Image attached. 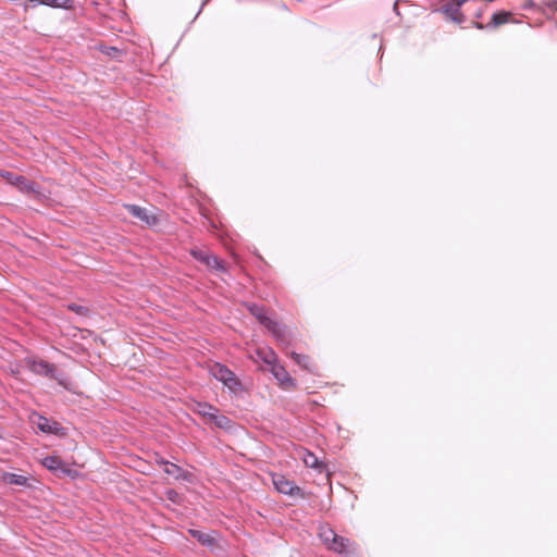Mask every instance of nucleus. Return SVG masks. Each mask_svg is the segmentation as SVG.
I'll use <instances>...</instances> for the list:
<instances>
[{
  "label": "nucleus",
  "instance_id": "1",
  "mask_svg": "<svg viewBox=\"0 0 557 557\" xmlns=\"http://www.w3.org/2000/svg\"><path fill=\"white\" fill-rule=\"evenodd\" d=\"M319 537L326 548L341 555H347L349 553L351 546L350 542L347 539L338 536L330 527L321 525Z\"/></svg>",
  "mask_w": 557,
  "mask_h": 557
},
{
  "label": "nucleus",
  "instance_id": "2",
  "mask_svg": "<svg viewBox=\"0 0 557 557\" xmlns=\"http://www.w3.org/2000/svg\"><path fill=\"white\" fill-rule=\"evenodd\" d=\"M210 373L214 379L222 382L231 392L236 393L240 387L235 374L224 364L215 363L210 368Z\"/></svg>",
  "mask_w": 557,
  "mask_h": 557
},
{
  "label": "nucleus",
  "instance_id": "3",
  "mask_svg": "<svg viewBox=\"0 0 557 557\" xmlns=\"http://www.w3.org/2000/svg\"><path fill=\"white\" fill-rule=\"evenodd\" d=\"M249 311L260 321L261 324L270 330L277 339L283 341L284 331L282 326L270 317H268L265 310L262 307L251 305L249 306Z\"/></svg>",
  "mask_w": 557,
  "mask_h": 557
},
{
  "label": "nucleus",
  "instance_id": "4",
  "mask_svg": "<svg viewBox=\"0 0 557 557\" xmlns=\"http://www.w3.org/2000/svg\"><path fill=\"white\" fill-rule=\"evenodd\" d=\"M32 422L36 424L38 430L42 433L54 434L58 436H64L65 430L54 420H50L41 414L33 413Z\"/></svg>",
  "mask_w": 557,
  "mask_h": 557
},
{
  "label": "nucleus",
  "instance_id": "5",
  "mask_svg": "<svg viewBox=\"0 0 557 557\" xmlns=\"http://www.w3.org/2000/svg\"><path fill=\"white\" fill-rule=\"evenodd\" d=\"M272 483L278 493L288 496L301 495V490L293 481L282 474H272Z\"/></svg>",
  "mask_w": 557,
  "mask_h": 557
},
{
  "label": "nucleus",
  "instance_id": "6",
  "mask_svg": "<svg viewBox=\"0 0 557 557\" xmlns=\"http://www.w3.org/2000/svg\"><path fill=\"white\" fill-rule=\"evenodd\" d=\"M41 463L51 472L60 471L61 473L70 475L72 478H76L78 475L77 471L70 470L69 468H66L63 461L58 456L54 455L45 457L41 460Z\"/></svg>",
  "mask_w": 557,
  "mask_h": 557
},
{
  "label": "nucleus",
  "instance_id": "7",
  "mask_svg": "<svg viewBox=\"0 0 557 557\" xmlns=\"http://www.w3.org/2000/svg\"><path fill=\"white\" fill-rule=\"evenodd\" d=\"M2 176L13 186L17 187L21 191L24 193H38V186L26 180L24 176H16L12 173H3Z\"/></svg>",
  "mask_w": 557,
  "mask_h": 557
},
{
  "label": "nucleus",
  "instance_id": "8",
  "mask_svg": "<svg viewBox=\"0 0 557 557\" xmlns=\"http://www.w3.org/2000/svg\"><path fill=\"white\" fill-rule=\"evenodd\" d=\"M126 208L134 216L144 221L148 225H156L159 222L158 215L152 210L135 205H128Z\"/></svg>",
  "mask_w": 557,
  "mask_h": 557
},
{
  "label": "nucleus",
  "instance_id": "9",
  "mask_svg": "<svg viewBox=\"0 0 557 557\" xmlns=\"http://www.w3.org/2000/svg\"><path fill=\"white\" fill-rule=\"evenodd\" d=\"M271 373L273 376L278 381L280 385L284 387H295L296 381L289 375V373L286 371V369L281 366L278 362L273 364L270 368Z\"/></svg>",
  "mask_w": 557,
  "mask_h": 557
},
{
  "label": "nucleus",
  "instance_id": "10",
  "mask_svg": "<svg viewBox=\"0 0 557 557\" xmlns=\"http://www.w3.org/2000/svg\"><path fill=\"white\" fill-rule=\"evenodd\" d=\"M467 2V0H451L450 2L444 5L443 12L456 23L463 22L465 17L460 11L461 5Z\"/></svg>",
  "mask_w": 557,
  "mask_h": 557
},
{
  "label": "nucleus",
  "instance_id": "11",
  "mask_svg": "<svg viewBox=\"0 0 557 557\" xmlns=\"http://www.w3.org/2000/svg\"><path fill=\"white\" fill-rule=\"evenodd\" d=\"M30 7L45 5L54 9H69L71 0H28Z\"/></svg>",
  "mask_w": 557,
  "mask_h": 557
},
{
  "label": "nucleus",
  "instance_id": "12",
  "mask_svg": "<svg viewBox=\"0 0 557 557\" xmlns=\"http://www.w3.org/2000/svg\"><path fill=\"white\" fill-rule=\"evenodd\" d=\"M1 480L4 483L11 484V485H18V486H28L29 485V479L22 474L11 473V472H4L1 475Z\"/></svg>",
  "mask_w": 557,
  "mask_h": 557
},
{
  "label": "nucleus",
  "instance_id": "13",
  "mask_svg": "<svg viewBox=\"0 0 557 557\" xmlns=\"http://www.w3.org/2000/svg\"><path fill=\"white\" fill-rule=\"evenodd\" d=\"M301 459H302L304 463L309 468H313V469H322L323 468V463L318 459V457L307 449H301Z\"/></svg>",
  "mask_w": 557,
  "mask_h": 557
},
{
  "label": "nucleus",
  "instance_id": "14",
  "mask_svg": "<svg viewBox=\"0 0 557 557\" xmlns=\"http://www.w3.org/2000/svg\"><path fill=\"white\" fill-rule=\"evenodd\" d=\"M258 357L263 360L270 368L277 362L276 355L269 347L259 348L257 350Z\"/></svg>",
  "mask_w": 557,
  "mask_h": 557
},
{
  "label": "nucleus",
  "instance_id": "15",
  "mask_svg": "<svg viewBox=\"0 0 557 557\" xmlns=\"http://www.w3.org/2000/svg\"><path fill=\"white\" fill-rule=\"evenodd\" d=\"M511 13L507 11H498L495 12L492 16V21L488 26L497 27L499 25L506 24L510 21Z\"/></svg>",
  "mask_w": 557,
  "mask_h": 557
},
{
  "label": "nucleus",
  "instance_id": "16",
  "mask_svg": "<svg viewBox=\"0 0 557 557\" xmlns=\"http://www.w3.org/2000/svg\"><path fill=\"white\" fill-rule=\"evenodd\" d=\"M194 410L208 418L210 420L211 416L213 414V412H218V409L214 408L213 406H211L210 404H207V403H196L195 406H194Z\"/></svg>",
  "mask_w": 557,
  "mask_h": 557
},
{
  "label": "nucleus",
  "instance_id": "17",
  "mask_svg": "<svg viewBox=\"0 0 557 557\" xmlns=\"http://www.w3.org/2000/svg\"><path fill=\"white\" fill-rule=\"evenodd\" d=\"M160 465H163L164 468H163V471L169 474V475H172V476H175V478H178L181 472H182V469L180 467H177L176 465L174 463H171L169 461H164V460H160L158 461Z\"/></svg>",
  "mask_w": 557,
  "mask_h": 557
},
{
  "label": "nucleus",
  "instance_id": "18",
  "mask_svg": "<svg viewBox=\"0 0 557 557\" xmlns=\"http://www.w3.org/2000/svg\"><path fill=\"white\" fill-rule=\"evenodd\" d=\"M292 357L295 360V362L298 363L299 366H301L304 369L312 370V364H311V361L308 356L297 354V352H292Z\"/></svg>",
  "mask_w": 557,
  "mask_h": 557
},
{
  "label": "nucleus",
  "instance_id": "19",
  "mask_svg": "<svg viewBox=\"0 0 557 557\" xmlns=\"http://www.w3.org/2000/svg\"><path fill=\"white\" fill-rule=\"evenodd\" d=\"M190 255L198 261L202 262L203 264H210V252L199 249H191Z\"/></svg>",
  "mask_w": 557,
  "mask_h": 557
},
{
  "label": "nucleus",
  "instance_id": "20",
  "mask_svg": "<svg viewBox=\"0 0 557 557\" xmlns=\"http://www.w3.org/2000/svg\"><path fill=\"white\" fill-rule=\"evenodd\" d=\"M210 421H212L216 426L226 429L230 426V420L225 416H221L218 412H213V414L210 418Z\"/></svg>",
  "mask_w": 557,
  "mask_h": 557
},
{
  "label": "nucleus",
  "instance_id": "21",
  "mask_svg": "<svg viewBox=\"0 0 557 557\" xmlns=\"http://www.w3.org/2000/svg\"><path fill=\"white\" fill-rule=\"evenodd\" d=\"M210 269H214L218 271H225V267L223 262L215 256L210 255V264H207Z\"/></svg>",
  "mask_w": 557,
  "mask_h": 557
},
{
  "label": "nucleus",
  "instance_id": "22",
  "mask_svg": "<svg viewBox=\"0 0 557 557\" xmlns=\"http://www.w3.org/2000/svg\"><path fill=\"white\" fill-rule=\"evenodd\" d=\"M194 537H197L198 541L206 545H211L213 543V539L210 535L202 534L199 531H190Z\"/></svg>",
  "mask_w": 557,
  "mask_h": 557
},
{
  "label": "nucleus",
  "instance_id": "23",
  "mask_svg": "<svg viewBox=\"0 0 557 557\" xmlns=\"http://www.w3.org/2000/svg\"><path fill=\"white\" fill-rule=\"evenodd\" d=\"M41 366H42V368H45L47 371L52 370V367H51V366H49L48 363H45V364H41Z\"/></svg>",
  "mask_w": 557,
  "mask_h": 557
},
{
  "label": "nucleus",
  "instance_id": "24",
  "mask_svg": "<svg viewBox=\"0 0 557 557\" xmlns=\"http://www.w3.org/2000/svg\"><path fill=\"white\" fill-rule=\"evenodd\" d=\"M532 5H533V2L530 1V2H527V4L524 7L528 8V7H532Z\"/></svg>",
  "mask_w": 557,
  "mask_h": 557
},
{
  "label": "nucleus",
  "instance_id": "25",
  "mask_svg": "<svg viewBox=\"0 0 557 557\" xmlns=\"http://www.w3.org/2000/svg\"><path fill=\"white\" fill-rule=\"evenodd\" d=\"M475 26H476L478 28H480V29H482V28H483V26H482L481 24H475Z\"/></svg>",
  "mask_w": 557,
  "mask_h": 557
}]
</instances>
